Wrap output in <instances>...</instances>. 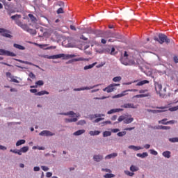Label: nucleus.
<instances>
[{"label":"nucleus","instance_id":"obj_1","mask_svg":"<svg viewBox=\"0 0 178 178\" xmlns=\"http://www.w3.org/2000/svg\"><path fill=\"white\" fill-rule=\"evenodd\" d=\"M120 60L122 65H124V66H134L137 65L134 59L129 60V54H127V51H124V55L121 56Z\"/></svg>","mask_w":178,"mask_h":178},{"label":"nucleus","instance_id":"obj_2","mask_svg":"<svg viewBox=\"0 0 178 178\" xmlns=\"http://www.w3.org/2000/svg\"><path fill=\"white\" fill-rule=\"evenodd\" d=\"M154 40V41H157L159 44H163V42H165L167 44H170V39L163 33H159L158 37L155 36Z\"/></svg>","mask_w":178,"mask_h":178},{"label":"nucleus","instance_id":"obj_3","mask_svg":"<svg viewBox=\"0 0 178 178\" xmlns=\"http://www.w3.org/2000/svg\"><path fill=\"white\" fill-rule=\"evenodd\" d=\"M29 152V146H24L20 149H10V152H13V154H17V155H22V153L26 154V152Z\"/></svg>","mask_w":178,"mask_h":178},{"label":"nucleus","instance_id":"obj_4","mask_svg":"<svg viewBox=\"0 0 178 178\" xmlns=\"http://www.w3.org/2000/svg\"><path fill=\"white\" fill-rule=\"evenodd\" d=\"M58 115H63L64 116H71V118H74L75 116L76 119H79L81 116L80 113H78L76 114V113H74V111H68L67 113H58Z\"/></svg>","mask_w":178,"mask_h":178},{"label":"nucleus","instance_id":"obj_5","mask_svg":"<svg viewBox=\"0 0 178 178\" xmlns=\"http://www.w3.org/2000/svg\"><path fill=\"white\" fill-rule=\"evenodd\" d=\"M0 33L2 37H6V38H12V35H10V31L8 29H5L3 28H0Z\"/></svg>","mask_w":178,"mask_h":178},{"label":"nucleus","instance_id":"obj_6","mask_svg":"<svg viewBox=\"0 0 178 178\" xmlns=\"http://www.w3.org/2000/svg\"><path fill=\"white\" fill-rule=\"evenodd\" d=\"M118 86H120V84H118V83L111 84L108 87L103 89V91H106V92H113V91H115V90H116L115 87H118Z\"/></svg>","mask_w":178,"mask_h":178},{"label":"nucleus","instance_id":"obj_7","mask_svg":"<svg viewBox=\"0 0 178 178\" xmlns=\"http://www.w3.org/2000/svg\"><path fill=\"white\" fill-rule=\"evenodd\" d=\"M147 90H141L139 91L140 95L134 96V98H145L146 97H149V93H145Z\"/></svg>","mask_w":178,"mask_h":178},{"label":"nucleus","instance_id":"obj_8","mask_svg":"<svg viewBox=\"0 0 178 178\" xmlns=\"http://www.w3.org/2000/svg\"><path fill=\"white\" fill-rule=\"evenodd\" d=\"M39 136L42 137H52V136H55V133L51 132V131L44 130L39 133Z\"/></svg>","mask_w":178,"mask_h":178},{"label":"nucleus","instance_id":"obj_9","mask_svg":"<svg viewBox=\"0 0 178 178\" xmlns=\"http://www.w3.org/2000/svg\"><path fill=\"white\" fill-rule=\"evenodd\" d=\"M0 55L5 56H16V54L3 49H0Z\"/></svg>","mask_w":178,"mask_h":178},{"label":"nucleus","instance_id":"obj_10","mask_svg":"<svg viewBox=\"0 0 178 178\" xmlns=\"http://www.w3.org/2000/svg\"><path fill=\"white\" fill-rule=\"evenodd\" d=\"M6 77H8L9 79V81H12L13 83H19V81L17 79H15V76L12 75V73L8 72L6 73Z\"/></svg>","mask_w":178,"mask_h":178},{"label":"nucleus","instance_id":"obj_11","mask_svg":"<svg viewBox=\"0 0 178 178\" xmlns=\"http://www.w3.org/2000/svg\"><path fill=\"white\" fill-rule=\"evenodd\" d=\"M121 108H125L126 109L130 108L131 109H136L137 106H134V104L127 103V104H124V105H122Z\"/></svg>","mask_w":178,"mask_h":178},{"label":"nucleus","instance_id":"obj_12","mask_svg":"<svg viewBox=\"0 0 178 178\" xmlns=\"http://www.w3.org/2000/svg\"><path fill=\"white\" fill-rule=\"evenodd\" d=\"M64 56H65V54H60L50 56L47 57V59H59L60 58H63Z\"/></svg>","mask_w":178,"mask_h":178},{"label":"nucleus","instance_id":"obj_13","mask_svg":"<svg viewBox=\"0 0 178 178\" xmlns=\"http://www.w3.org/2000/svg\"><path fill=\"white\" fill-rule=\"evenodd\" d=\"M102 159H104V156L101 154H96L93 156V161H95V162H101Z\"/></svg>","mask_w":178,"mask_h":178},{"label":"nucleus","instance_id":"obj_14","mask_svg":"<svg viewBox=\"0 0 178 178\" xmlns=\"http://www.w3.org/2000/svg\"><path fill=\"white\" fill-rule=\"evenodd\" d=\"M155 90H156L157 94H160V97H161V91H162V85L159 83H155Z\"/></svg>","mask_w":178,"mask_h":178},{"label":"nucleus","instance_id":"obj_15","mask_svg":"<svg viewBox=\"0 0 178 178\" xmlns=\"http://www.w3.org/2000/svg\"><path fill=\"white\" fill-rule=\"evenodd\" d=\"M129 149H134V151H140V149H144V147L140 146L129 145L128 147Z\"/></svg>","mask_w":178,"mask_h":178},{"label":"nucleus","instance_id":"obj_16","mask_svg":"<svg viewBox=\"0 0 178 178\" xmlns=\"http://www.w3.org/2000/svg\"><path fill=\"white\" fill-rule=\"evenodd\" d=\"M77 120H78L77 118L65 119V123H76Z\"/></svg>","mask_w":178,"mask_h":178},{"label":"nucleus","instance_id":"obj_17","mask_svg":"<svg viewBox=\"0 0 178 178\" xmlns=\"http://www.w3.org/2000/svg\"><path fill=\"white\" fill-rule=\"evenodd\" d=\"M168 107H163V106H162V107H159V110H154V111H153V113H162V112H166V108H167Z\"/></svg>","mask_w":178,"mask_h":178},{"label":"nucleus","instance_id":"obj_18","mask_svg":"<svg viewBox=\"0 0 178 178\" xmlns=\"http://www.w3.org/2000/svg\"><path fill=\"white\" fill-rule=\"evenodd\" d=\"M136 156L138 158H141L142 159H144V158H147L148 156V153L147 152H143V153H138L136 154Z\"/></svg>","mask_w":178,"mask_h":178},{"label":"nucleus","instance_id":"obj_19","mask_svg":"<svg viewBox=\"0 0 178 178\" xmlns=\"http://www.w3.org/2000/svg\"><path fill=\"white\" fill-rule=\"evenodd\" d=\"M86 133V130L84 129H79L76 131H75L73 134V136H81V134H84Z\"/></svg>","mask_w":178,"mask_h":178},{"label":"nucleus","instance_id":"obj_20","mask_svg":"<svg viewBox=\"0 0 178 178\" xmlns=\"http://www.w3.org/2000/svg\"><path fill=\"white\" fill-rule=\"evenodd\" d=\"M172 154V152H170V151H165L162 153L163 156H164V158H167V159H169V158H170V154Z\"/></svg>","mask_w":178,"mask_h":178},{"label":"nucleus","instance_id":"obj_21","mask_svg":"<svg viewBox=\"0 0 178 178\" xmlns=\"http://www.w3.org/2000/svg\"><path fill=\"white\" fill-rule=\"evenodd\" d=\"M118 153H112L105 156V159H112V158H116Z\"/></svg>","mask_w":178,"mask_h":178},{"label":"nucleus","instance_id":"obj_22","mask_svg":"<svg viewBox=\"0 0 178 178\" xmlns=\"http://www.w3.org/2000/svg\"><path fill=\"white\" fill-rule=\"evenodd\" d=\"M14 48H16L17 49H19L20 51H24V49H26V47H24V46H22L19 44H13Z\"/></svg>","mask_w":178,"mask_h":178},{"label":"nucleus","instance_id":"obj_23","mask_svg":"<svg viewBox=\"0 0 178 178\" xmlns=\"http://www.w3.org/2000/svg\"><path fill=\"white\" fill-rule=\"evenodd\" d=\"M86 90H92V88H88V86H86L79 88H74V91H84Z\"/></svg>","mask_w":178,"mask_h":178},{"label":"nucleus","instance_id":"obj_24","mask_svg":"<svg viewBox=\"0 0 178 178\" xmlns=\"http://www.w3.org/2000/svg\"><path fill=\"white\" fill-rule=\"evenodd\" d=\"M49 94V92L47 91V90H42L40 92H38L37 93H35V95H38L39 97H41V95H48Z\"/></svg>","mask_w":178,"mask_h":178},{"label":"nucleus","instance_id":"obj_25","mask_svg":"<svg viewBox=\"0 0 178 178\" xmlns=\"http://www.w3.org/2000/svg\"><path fill=\"white\" fill-rule=\"evenodd\" d=\"M14 60H16L17 62H19L20 63H24L25 65H30L31 66H33V65H34L33 63H30L29 61H24L22 60L16 59V58H14Z\"/></svg>","mask_w":178,"mask_h":178},{"label":"nucleus","instance_id":"obj_26","mask_svg":"<svg viewBox=\"0 0 178 178\" xmlns=\"http://www.w3.org/2000/svg\"><path fill=\"white\" fill-rule=\"evenodd\" d=\"M23 144H26V140L21 139L17 141L15 145L16 147H20V145H23Z\"/></svg>","mask_w":178,"mask_h":178},{"label":"nucleus","instance_id":"obj_27","mask_svg":"<svg viewBox=\"0 0 178 178\" xmlns=\"http://www.w3.org/2000/svg\"><path fill=\"white\" fill-rule=\"evenodd\" d=\"M134 121V118H125L124 120V124H130V123H132V122Z\"/></svg>","mask_w":178,"mask_h":178},{"label":"nucleus","instance_id":"obj_28","mask_svg":"<svg viewBox=\"0 0 178 178\" xmlns=\"http://www.w3.org/2000/svg\"><path fill=\"white\" fill-rule=\"evenodd\" d=\"M144 84H149V81L148 80L140 81L136 83V86H144Z\"/></svg>","mask_w":178,"mask_h":178},{"label":"nucleus","instance_id":"obj_29","mask_svg":"<svg viewBox=\"0 0 178 178\" xmlns=\"http://www.w3.org/2000/svg\"><path fill=\"white\" fill-rule=\"evenodd\" d=\"M89 134H90V136H99V134H101V131H90Z\"/></svg>","mask_w":178,"mask_h":178},{"label":"nucleus","instance_id":"obj_30","mask_svg":"<svg viewBox=\"0 0 178 178\" xmlns=\"http://www.w3.org/2000/svg\"><path fill=\"white\" fill-rule=\"evenodd\" d=\"M95 65H97V63H94L90 64V65H86V66L83 67V69H84V70H90V69H92V67H95Z\"/></svg>","mask_w":178,"mask_h":178},{"label":"nucleus","instance_id":"obj_31","mask_svg":"<svg viewBox=\"0 0 178 178\" xmlns=\"http://www.w3.org/2000/svg\"><path fill=\"white\" fill-rule=\"evenodd\" d=\"M27 33H29V34H31L32 35H35L37 34V31L33 29H28V31H26Z\"/></svg>","mask_w":178,"mask_h":178},{"label":"nucleus","instance_id":"obj_32","mask_svg":"<svg viewBox=\"0 0 178 178\" xmlns=\"http://www.w3.org/2000/svg\"><path fill=\"white\" fill-rule=\"evenodd\" d=\"M125 119H126V117L124 115H121L118 119V122H115L114 124H116V123H119L120 122H123V121L124 122Z\"/></svg>","mask_w":178,"mask_h":178},{"label":"nucleus","instance_id":"obj_33","mask_svg":"<svg viewBox=\"0 0 178 178\" xmlns=\"http://www.w3.org/2000/svg\"><path fill=\"white\" fill-rule=\"evenodd\" d=\"M112 135V132L109 131H105L103 132V137H109Z\"/></svg>","mask_w":178,"mask_h":178},{"label":"nucleus","instance_id":"obj_34","mask_svg":"<svg viewBox=\"0 0 178 178\" xmlns=\"http://www.w3.org/2000/svg\"><path fill=\"white\" fill-rule=\"evenodd\" d=\"M130 170L131 172H137L138 170V167L132 165L130 167Z\"/></svg>","mask_w":178,"mask_h":178},{"label":"nucleus","instance_id":"obj_35","mask_svg":"<svg viewBox=\"0 0 178 178\" xmlns=\"http://www.w3.org/2000/svg\"><path fill=\"white\" fill-rule=\"evenodd\" d=\"M168 141H170V143H178V138L175 137V138H170L168 139Z\"/></svg>","mask_w":178,"mask_h":178},{"label":"nucleus","instance_id":"obj_36","mask_svg":"<svg viewBox=\"0 0 178 178\" xmlns=\"http://www.w3.org/2000/svg\"><path fill=\"white\" fill-rule=\"evenodd\" d=\"M86 123H87V122H86V120H79V121L76 123V124H77L78 126H83V124H86Z\"/></svg>","mask_w":178,"mask_h":178},{"label":"nucleus","instance_id":"obj_37","mask_svg":"<svg viewBox=\"0 0 178 178\" xmlns=\"http://www.w3.org/2000/svg\"><path fill=\"white\" fill-rule=\"evenodd\" d=\"M68 48H76V43L69 42L67 44Z\"/></svg>","mask_w":178,"mask_h":178},{"label":"nucleus","instance_id":"obj_38","mask_svg":"<svg viewBox=\"0 0 178 178\" xmlns=\"http://www.w3.org/2000/svg\"><path fill=\"white\" fill-rule=\"evenodd\" d=\"M167 120H168V119L164 118V119H163L161 120H159V124H168V122H166Z\"/></svg>","mask_w":178,"mask_h":178},{"label":"nucleus","instance_id":"obj_39","mask_svg":"<svg viewBox=\"0 0 178 178\" xmlns=\"http://www.w3.org/2000/svg\"><path fill=\"white\" fill-rule=\"evenodd\" d=\"M21 29H22V30H24V31H27L29 28V26H27V24H22Z\"/></svg>","mask_w":178,"mask_h":178},{"label":"nucleus","instance_id":"obj_40","mask_svg":"<svg viewBox=\"0 0 178 178\" xmlns=\"http://www.w3.org/2000/svg\"><path fill=\"white\" fill-rule=\"evenodd\" d=\"M120 80H122V76H115L113 79V81H114L115 83H118L120 81Z\"/></svg>","mask_w":178,"mask_h":178},{"label":"nucleus","instance_id":"obj_41","mask_svg":"<svg viewBox=\"0 0 178 178\" xmlns=\"http://www.w3.org/2000/svg\"><path fill=\"white\" fill-rule=\"evenodd\" d=\"M20 17H22V15H13L11 16V19L12 20H16L17 19H20Z\"/></svg>","mask_w":178,"mask_h":178},{"label":"nucleus","instance_id":"obj_42","mask_svg":"<svg viewBox=\"0 0 178 178\" xmlns=\"http://www.w3.org/2000/svg\"><path fill=\"white\" fill-rule=\"evenodd\" d=\"M124 173L125 175H127V176H130L131 177H133V176H134V172H131L129 170H125Z\"/></svg>","mask_w":178,"mask_h":178},{"label":"nucleus","instance_id":"obj_43","mask_svg":"<svg viewBox=\"0 0 178 178\" xmlns=\"http://www.w3.org/2000/svg\"><path fill=\"white\" fill-rule=\"evenodd\" d=\"M111 38H120V35H119L118 33H112Z\"/></svg>","mask_w":178,"mask_h":178},{"label":"nucleus","instance_id":"obj_44","mask_svg":"<svg viewBox=\"0 0 178 178\" xmlns=\"http://www.w3.org/2000/svg\"><path fill=\"white\" fill-rule=\"evenodd\" d=\"M48 44H39L40 48H42V49H51L52 47L45 48V47H47Z\"/></svg>","mask_w":178,"mask_h":178},{"label":"nucleus","instance_id":"obj_45","mask_svg":"<svg viewBox=\"0 0 178 178\" xmlns=\"http://www.w3.org/2000/svg\"><path fill=\"white\" fill-rule=\"evenodd\" d=\"M127 132L126 131H121V132H118L117 134V136H118V137H123V136H126Z\"/></svg>","mask_w":178,"mask_h":178},{"label":"nucleus","instance_id":"obj_46","mask_svg":"<svg viewBox=\"0 0 178 178\" xmlns=\"http://www.w3.org/2000/svg\"><path fill=\"white\" fill-rule=\"evenodd\" d=\"M105 35L107 37V38H109L112 37V32L111 31H108L105 33Z\"/></svg>","mask_w":178,"mask_h":178},{"label":"nucleus","instance_id":"obj_47","mask_svg":"<svg viewBox=\"0 0 178 178\" xmlns=\"http://www.w3.org/2000/svg\"><path fill=\"white\" fill-rule=\"evenodd\" d=\"M104 177H105V178H113V177H115V175L107 173L105 175H104Z\"/></svg>","mask_w":178,"mask_h":178},{"label":"nucleus","instance_id":"obj_48","mask_svg":"<svg viewBox=\"0 0 178 178\" xmlns=\"http://www.w3.org/2000/svg\"><path fill=\"white\" fill-rule=\"evenodd\" d=\"M169 111L170 112H175V111H178V106L170 108Z\"/></svg>","mask_w":178,"mask_h":178},{"label":"nucleus","instance_id":"obj_49","mask_svg":"<svg viewBox=\"0 0 178 178\" xmlns=\"http://www.w3.org/2000/svg\"><path fill=\"white\" fill-rule=\"evenodd\" d=\"M149 152L152 155H158V152H156V150L154 149H149Z\"/></svg>","mask_w":178,"mask_h":178},{"label":"nucleus","instance_id":"obj_50","mask_svg":"<svg viewBox=\"0 0 178 178\" xmlns=\"http://www.w3.org/2000/svg\"><path fill=\"white\" fill-rule=\"evenodd\" d=\"M35 85H37V86H44V81H41V80L35 82Z\"/></svg>","mask_w":178,"mask_h":178},{"label":"nucleus","instance_id":"obj_51","mask_svg":"<svg viewBox=\"0 0 178 178\" xmlns=\"http://www.w3.org/2000/svg\"><path fill=\"white\" fill-rule=\"evenodd\" d=\"M29 17H30L32 22H35V17L33 14H29Z\"/></svg>","mask_w":178,"mask_h":178},{"label":"nucleus","instance_id":"obj_52","mask_svg":"<svg viewBox=\"0 0 178 178\" xmlns=\"http://www.w3.org/2000/svg\"><path fill=\"white\" fill-rule=\"evenodd\" d=\"M107 113L108 115H112V113H116V108L108 111Z\"/></svg>","mask_w":178,"mask_h":178},{"label":"nucleus","instance_id":"obj_53","mask_svg":"<svg viewBox=\"0 0 178 178\" xmlns=\"http://www.w3.org/2000/svg\"><path fill=\"white\" fill-rule=\"evenodd\" d=\"M41 169L44 170V172H48L49 170V168L45 166V165H42Z\"/></svg>","mask_w":178,"mask_h":178},{"label":"nucleus","instance_id":"obj_54","mask_svg":"<svg viewBox=\"0 0 178 178\" xmlns=\"http://www.w3.org/2000/svg\"><path fill=\"white\" fill-rule=\"evenodd\" d=\"M102 172H106L107 173H112V170H111V169L102 168Z\"/></svg>","mask_w":178,"mask_h":178},{"label":"nucleus","instance_id":"obj_55","mask_svg":"<svg viewBox=\"0 0 178 178\" xmlns=\"http://www.w3.org/2000/svg\"><path fill=\"white\" fill-rule=\"evenodd\" d=\"M15 23L19 26V27H22V26L23 25V22H20L19 20H16Z\"/></svg>","mask_w":178,"mask_h":178},{"label":"nucleus","instance_id":"obj_56","mask_svg":"<svg viewBox=\"0 0 178 178\" xmlns=\"http://www.w3.org/2000/svg\"><path fill=\"white\" fill-rule=\"evenodd\" d=\"M115 51H116V49H115V47H112L111 48V55H116V52H115Z\"/></svg>","mask_w":178,"mask_h":178},{"label":"nucleus","instance_id":"obj_57","mask_svg":"<svg viewBox=\"0 0 178 178\" xmlns=\"http://www.w3.org/2000/svg\"><path fill=\"white\" fill-rule=\"evenodd\" d=\"M105 118H97L95 120V123H99V122H101L102 120H104Z\"/></svg>","mask_w":178,"mask_h":178},{"label":"nucleus","instance_id":"obj_58","mask_svg":"<svg viewBox=\"0 0 178 178\" xmlns=\"http://www.w3.org/2000/svg\"><path fill=\"white\" fill-rule=\"evenodd\" d=\"M60 13H63V8H60L57 10V14L60 15Z\"/></svg>","mask_w":178,"mask_h":178},{"label":"nucleus","instance_id":"obj_59","mask_svg":"<svg viewBox=\"0 0 178 178\" xmlns=\"http://www.w3.org/2000/svg\"><path fill=\"white\" fill-rule=\"evenodd\" d=\"M173 61L175 62V63H178V56H173Z\"/></svg>","mask_w":178,"mask_h":178},{"label":"nucleus","instance_id":"obj_60","mask_svg":"<svg viewBox=\"0 0 178 178\" xmlns=\"http://www.w3.org/2000/svg\"><path fill=\"white\" fill-rule=\"evenodd\" d=\"M29 76L31 77V79H35V74H34L33 72H30Z\"/></svg>","mask_w":178,"mask_h":178},{"label":"nucleus","instance_id":"obj_61","mask_svg":"<svg viewBox=\"0 0 178 178\" xmlns=\"http://www.w3.org/2000/svg\"><path fill=\"white\" fill-rule=\"evenodd\" d=\"M127 92H129V90H124L121 93V95H122V97H124V95H127Z\"/></svg>","mask_w":178,"mask_h":178},{"label":"nucleus","instance_id":"obj_62","mask_svg":"<svg viewBox=\"0 0 178 178\" xmlns=\"http://www.w3.org/2000/svg\"><path fill=\"white\" fill-rule=\"evenodd\" d=\"M122 97H123V96H122V95L120 93V94L114 95V96L113 97V98H122Z\"/></svg>","mask_w":178,"mask_h":178},{"label":"nucleus","instance_id":"obj_63","mask_svg":"<svg viewBox=\"0 0 178 178\" xmlns=\"http://www.w3.org/2000/svg\"><path fill=\"white\" fill-rule=\"evenodd\" d=\"M64 59H70V54H64Z\"/></svg>","mask_w":178,"mask_h":178},{"label":"nucleus","instance_id":"obj_64","mask_svg":"<svg viewBox=\"0 0 178 178\" xmlns=\"http://www.w3.org/2000/svg\"><path fill=\"white\" fill-rule=\"evenodd\" d=\"M46 177H52V172H48L46 173Z\"/></svg>","mask_w":178,"mask_h":178}]
</instances>
